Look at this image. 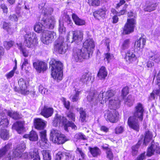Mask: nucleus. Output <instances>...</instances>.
I'll return each mask as SVG.
<instances>
[{
	"label": "nucleus",
	"mask_w": 160,
	"mask_h": 160,
	"mask_svg": "<svg viewBox=\"0 0 160 160\" xmlns=\"http://www.w3.org/2000/svg\"><path fill=\"white\" fill-rule=\"evenodd\" d=\"M95 47L94 42L93 39L88 38L84 42L82 49L73 48L72 58L76 62H82L83 59H88L90 58V54L93 53Z\"/></svg>",
	"instance_id": "nucleus-1"
},
{
	"label": "nucleus",
	"mask_w": 160,
	"mask_h": 160,
	"mask_svg": "<svg viewBox=\"0 0 160 160\" xmlns=\"http://www.w3.org/2000/svg\"><path fill=\"white\" fill-rule=\"evenodd\" d=\"M51 71V75L58 82L62 79L63 76V64L59 61L52 59L49 63Z\"/></svg>",
	"instance_id": "nucleus-2"
},
{
	"label": "nucleus",
	"mask_w": 160,
	"mask_h": 160,
	"mask_svg": "<svg viewBox=\"0 0 160 160\" xmlns=\"http://www.w3.org/2000/svg\"><path fill=\"white\" fill-rule=\"evenodd\" d=\"M12 147V144L10 143L6 144L0 149V159L4 157L3 160H10L12 158H20V147L18 146L16 148L13 149L12 155H11L10 153L6 155V152Z\"/></svg>",
	"instance_id": "nucleus-3"
},
{
	"label": "nucleus",
	"mask_w": 160,
	"mask_h": 160,
	"mask_svg": "<svg viewBox=\"0 0 160 160\" xmlns=\"http://www.w3.org/2000/svg\"><path fill=\"white\" fill-rule=\"evenodd\" d=\"M50 139L53 143L58 145L62 144L68 140L64 134L55 128H52L50 131Z\"/></svg>",
	"instance_id": "nucleus-4"
},
{
	"label": "nucleus",
	"mask_w": 160,
	"mask_h": 160,
	"mask_svg": "<svg viewBox=\"0 0 160 160\" xmlns=\"http://www.w3.org/2000/svg\"><path fill=\"white\" fill-rule=\"evenodd\" d=\"M64 38L61 36H59L53 45V50L60 54L65 53L66 50L68 49V44L64 41Z\"/></svg>",
	"instance_id": "nucleus-5"
},
{
	"label": "nucleus",
	"mask_w": 160,
	"mask_h": 160,
	"mask_svg": "<svg viewBox=\"0 0 160 160\" xmlns=\"http://www.w3.org/2000/svg\"><path fill=\"white\" fill-rule=\"evenodd\" d=\"M56 37V34L53 31L43 30L41 41L44 44L49 45L53 42Z\"/></svg>",
	"instance_id": "nucleus-6"
},
{
	"label": "nucleus",
	"mask_w": 160,
	"mask_h": 160,
	"mask_svg": "<svg viewBox=\"0 0 160 160\" xmlns=\"http://www.w3.org/2000/svg\"><path fill=\"white\" fill-rule=\"evenodd\" d=\"M137 24L136 18H128L123 28V34L128 35L133 32Z\"/></svg>",
	"instance_id": "nucleus-7"
},
{
	"label": "nucleus",
	"mask_w": 160,
	"mask_h": 160,
	"mask_svg": "<svg viewBox=\"0 0 160 160\" xmlns=\"http://www.w3.org/2000/svg\"><path fill=\"white\" fill-rule=\"evenodd\" d=\"M24 44L28 48H34L38 44V39L33 37L31 33L26 34L24 36Z\"/></svg>",
	"instance_id": "nucleus-8"
},
{
	"label": "nucleus",
	"mask_w": 160,
	"mask_h": 160,
	"mask_svg": "<svg viewBox=\"0 0 160 160\" xmlns=\"http://www.w3.org/2000/svg\"><path fill=\"white\" fill-rule=\"evenodd\" d=\"M155 153L160 155V146L158 143L154 142V140H153L147 148L146 156L150 157Z\"/></svg>",
	"instance_id": "nucleus-9"
},
{
	"label": "nucleus",
	"mask_w": 160,
	"mask_h": 160,
	"mask_svg": "<svg viewBox=\"0 0 160 160\" xmlns=\"http://www.w3.org/2000/svg\"><path fill=\"white\" fill-rule=\"evenodd\" d=\"M135 51L128 50L125 52L122 56L126 62L129 64H133L138 61V58L135 54Z\"/></svg>",
	"instance_id": "nucleus-10"
},
{
	"label": "nucleus",
	"mask_w": 160,
	"mask_h": 160,
	"mask_svg": "<svg viewBox=\"0 0 160 160\" xmlns=\"http://www.w3.org/2000/svg\"><path fill=\"white\" fill-rule=\"evenodd\" d=\"M41 21L43 22L44 29L52 30L54 28L56 21L53 17H51L46 19L43 18Z\"/></svg>",
	"instance_id": "nucleus-11"
},
{
	"label": "nucleus",
	"mask_w": 160,
	"mask_h": 160,
	"mask_svg": "<svg viewBox=\"0 0 160 160\" xmlns=\"http://www.w3.org/2000/svg\"><path fill=\"white\" fill-rule=\"evenodd\" d=\"M119 118L118 112L116 109H112L108 113L106 119L111 123H115L118 121Z\"/></svg>",
	"instance_id": "nucleus-12"
},
{
	"label": "nucleus",
	"mask_w": 160,
	"mask_h": 160,
	"mask_svg": "<svg viewBox=\"0 0 160 160\" xmlns=\"http://www.w3.org/2000/svg\"><path fill=\"white\" fill-rule=\"evenodd\" d=\"M33 68L35 69L36 71L38 73L41 72H44L48 69V66L47 63L44 62L37 60L33 63Z\"/></svg>",
	"instance_id": "nucleus-13"
},
{
	"label": "nucleus",
	"mask_w": 160,
	"mask_h": 160,
	"mask_svg": "<svg viewBox=\"0 0 160 160\" xmlns=\"http://www.w3.org/2000/svg\"><path fill=\"white\" fill-rule=\"evenodd\" d=\"M47 131L44 130L39 132V135L41 139L40 146L42 148H48L49 145L47 138Z\"/></svg>",
	"instance_id": "nucleus-14"
},
{
	"label": "nucleus",
	"mask_w": 160,
	"mask_h": 160,
	"mask_svg": "<svg viewBox=\"0 0 160 160\" xmlns=\"http://www.w3.org/2000/svg\"><path fill=\"white\" fill-rule=\"evenodd\" d=\"M133 117H129L127 123L129 127L134 130L138 132L140 127L138 120Z\"/></svg>",
	"instance_id": "nucleus-15"
},
{
	"label": "nucleus",
	"mask_w": 160,
	"mask_h": 160,
	"mask_svg": "<svg viewBox=\"0 0 160 160\" xmlns=\"http://www.w3.org/2000/svg\"><path fill=\"white\" fill-rule=\"evenodd\" d=\"M33 125L36 129L43 130L46 126V122L41 118H35L33 120Z\"/></svg>",
	"instance_id": "nucleus-16"
},
{
	"label": "nucleus",
	"mask_w": 160,
	"mask_h": 160,
	"mask_svg": "<svg viewBox=\"0 0 160 160\" xmlns=\"http://www.w3.org/2000/svg\"><path fill=\"white\" fill-rule=\"evenodd\" d=\"M54 112L53 108L44 105L41 110L40 114L46 118L52 116Z\"/></svg>",
	"instance_id": "nucleus-17"
},
{
	"label": "nucleus",
	"mask_w": 160,
	"mask_h": 160,
	"mask_svg": "<svg viewBox=\"0 0 160 160\" xmlns=\"http://www.w3.org/2000/svg\"><path fill=\"white\" fill-rule=\"evenodd\" d=\"M107 11L106 7L100 8L93 12V15L96 19L99 20L100 18H104L106 15Z\"/></svg>",
	"instance_id": "nucleus-18"
},
{
	"label": "nucleus",
	"mask_w": 160,
	"mask_h": 160,
	"mask_svg": "<svg viewBox=\"0 0 160 160\" xmlns=\"http://www.w3.org/2000/svg\"><path fill=\"white\" fill-rule=\"evenodd\" d=\"M72 43L75 42L77 43L80 42L83 39V33L81 31L77 30L73 32Z\"/></svg>",
	"instance_id": "nucleus-19"
},
{
	"label": "nucleus",
	"mask_w": 160,
	"mask_h": 160,
	"mask_svg": "<svg viewBox=\"0 0 160 160\" xmlns=\"http://www.w3.org/2000/svg\"><path fill=\"white\" fill-rule=\"evenodd\" d=\"M130 43V39L127 38L124 40L120 44L119 46L120 48V52L122 56H123V51L128 49L129 47Z\"/></svg>",
	"instance_id": "nucleus-20"
},
{
	"label": "nucleus",
	"mask_w": 160,
	"mask_h": 160,
	"mask_svg": "<svg viewBox=\"0 0 160 160\" xmlns=\"http://www.w3.org/2000/svg\"><path fill=\"white\" fill-rule=\"evenodd\" d=\"M144 137L143 140V144L147 146L148 143L152 139L153 135L152 132L149 130L145 132Z\"/></svg>",
	"instance_id": "nucleus-21"
},
{
	"label": "nucleus",
	"mask_w": 160,
	"mask_h": 160,
	"mask_svg": "<svg viewBox=\"0 0 160 160\" xmlns=\"http://www.w3.org/2000/svg\"><path fill=\"white\" fill-rule=\"evenodd\" d=\"M23 137L25 138H28L30 141L33 142L37 141L38 139L37 133L33 130H31L28 134H24Z\"/></svg>",
	"instance_id": "nucleus-22"
},
{
	"label": "nucleus",
	"mask_w": 160,
	"mask_h": 160,
	"mask_svg": "<svg viewBox=\"0 0 160 160\" xmlns=\"http://www.w3.org/2000/svg\"><path fill=\"white\" fill-rule=\"evenodd\" d=\"M92 73L89 71L85 72L81 76L79 81L83 83L87 84L91 80Z\"/></svg>",
	"instance_id": "nucleus-23"
},
{
	"label": "nucleus",
	"mask_w": 160,
	"mask_h": 160,
	"mask_svg": "<svg viewBox=\"0 0 160 160\" xmlns=\"http://www.w3.org/2000/svg\"><path fill=\"white\" fill-rule=\"evenodd\" d=\"M158 5L157 3L152 2L149 1L147 2L143 8V10L145 12H150L155 10Z\"/></svg>",
	"instance_id": "nucleus-24"
},
{
	"label": "nucleus",
	"mask_w": 160,
	"mask_h": 160,
	"mask_svg": "<svg viewBox=\"0 0 160 160\" xmlns=\"http://www.w3.org/2000/svg\"><path fill=\"white\" fill-rule=\"evenodd\" d=\"M89 152L93 157H97L100 156L101 153L100 149L98 147L95 146L93 147H88Z\"/></svg>",
	"instance_id": "nucleus-25"
},
{
	"label": "nucleus",
	"mask_w": 160,
	"mask_h": 160,
	"mask_svg": "<svg viewBox=\"0 0 160 160\" xmlns=\"http://www.w3.org/2000/svg\"><path fill=\"white\" fill-rule=\"evenodd\" d=\"M108 72L105 67L101 66L97 74V76L101 80L105 79L107 76Z\"/></svg>",
	"instance_id": "nucleus-26"
},
{
	"label": "nucleus",
	"mask_w": 160,
	"mask_h": 160,
	"mask_svg": "<svg viewBox=\"0 0 160 160\" xmlns=\"http://www.w3.org/2000/svg\"><path fill=\"white\" fill-rule=\"evenodd\" d=\"M72 17L76 25L78 26H82L85 24V21L80 18L76 14L72 13Z\"/></svg>",
	"instance_id": "nucleus-27"
},
{
	"label": "nucleus",
	"mask_w": 160,
	"mask_h": 160,
	"mask_svg": "<svg viewBox=\"0 0 160 160\" xmlns=\"http://www.w3.org/2000/svg\"><path fill=\"white\" fill-rule=\"evenodd\" d=\"M98 95V92L96 90L90 91L87 97V99L89 102L93 101L97 99Z\"/></svg>",
	"instance_id": "nucleus-28"
},
{
	"label": "nucleus",
	"mask_w": 160,
	"mask_h": 160,
	"mask_svg": "<svg viewBox=\"0 0 160 160\" xmlns=\"http://www.w3.org/2000/svg\"><path fill=\"white\" fill-rule=\"evenodd\" d=\"M4 115L5 114L2 115L0 114V129L7 127L9 123L8 121Z\"/></svg>",
	"instance_id": "nucleus-29"
},
{
	"label": "nucleus",
	"mask_w": 160,
	"mask_h": 160,
	"mask_svg": "<svg viewBox=\"0 0 160 160\" xmlns=\"http://www.w3.org/2000/svg\"><path fill=\"white\" fill-rule=\"evenodd\" d=\"M115 93L116 92L115 90L111 89H108L105 92V96L103 97V95H102V98H104L105 100L106 101L113 97Z\"/></svg>",
	"instance_id": "nucleus-30"
},
{
	"label": "nucleus",
	"mask_w": 160,
	"mask_h": 160,
	"mask_svg": "<svg viewBox=\"0 0 160 160\" xmlns=\"http://www.w3.org/2000/svg\"><path fill=\"white\" fill-rule=\"evenodd\" d=\"M0 136L3 140L8 139L9 137V131L5 128L0 129Z\"/></svg>",
	"instance_id": "nucleus-31"
},
{
	"label": "nucleus",
	"mask_w": 160,
	"mask_h": 160,
	"mask_svg": "<svg viewBox=\"0 0 160 160\" xmlns=\"http://www.w3.org/2000/svg\"><path fill=\"white\" fill-rule=\"evenodd\" d=\"M144 36V35L142 34L141 35V37H140L139 39H138L135 42V43L136 45V47L137 49L139 48V50H140L141 48V40L142 42V47H144V46L145 45L146 40L145 38L142 37Z\"/></svg>",
	"instance_id": "nucleus-32"
},
{
	"label": "nucleus",
	"mask_w": 160,
	"mask_h": 160,
	"mask_svg": "<svg viewBox=\"0 0 160 160\" xmlns=\"http://www.w3.org/2000/svg\"><path fill=\"white\" fill-rule=\"evenodd\" d=\"M80 114L79 118L82 122H86L87 114L86 112L82 107H81L79 110Z\"/></svg>",
	"instance_id": "nucleus-33"
},
{
	"label": "nucleus",
	"mask_w": 160,
	"mask_h": 160,
	"mask_svg": "<svg viewBox=\"0 0 160 160\" xmlns=\"http://www.w3.org/2000/svg\"><path fill=\"white\" fill-rule=\"evenodd\" d=\"M41 23L40 22H37L34 26V31L38 33L42 32L43 31V22Z\"/></svg>",
	"instance_id": "nucleus-34"
},
{
	"label": "nucleus",
	"mask_w": 160,
	"mask_h": 160,
	"mask_svg": "<svg viewBox=\"0 0 160 160\" xmlns=\"http://www.w3.org/2000/svg\"><path fill=\"white\" fill-rule=\"evenodd\" d=\"M111 12L112 13L117 14L120 17L121 16L125 15L127 13V9H123L122 8L119 12H118L115 8H112L111 9Z\"/></svg>",
	"instance_id": "nucleus-35"
},
{
	"label": "nucleus",
	"mask_w": 160,
	"mask_h": 160,
	"mask_svg": "<svg viewBox=\"0 0 160 160\" xmlns=\"http://www.w3.org/2000/svg\"><path fill=\"white\" fill-rule=\"evenodd\" d=\"M31 158H32L33 160H40L38 150L36 148H34L32 151L31 152Z\"/></svg>",
	"instance_id": "nucleus-36"
},
{
	"label": "nucleus",
	"mask_w": 160,
	"mask_h": 160,
	"mask_svg": "<svg viewBox=\"0 0 160 160\" xmlns=\"http://www.w3.org/2000/svg\"><path fill=\"white\" fill-rule=\"evenodd\" d=\"M73 122L69 121L64 125V130L67 132H68V128L71 127L72 129L77 130V127Z\"/></svg>",
	"instance_id": "nucleus-37"
},
{
	"label": "nucleus",
	"mask_w": 160,
	"mask_h": 160,
	"mask_svg": "<svg viewBox=\"0 0 160 160\" xmlns=\"http://www.w3.org/2000/svg\"><path fill=\"white\" fill-rule=\"evenodd\" d=\"M73 122L69 121L64 125V130L67 132H68V128L71 127L72 129L77 130V127Z\"/></svg>",
	"instance_id": "nucleus-38"
},
{
	"label": "nucleus",
	"mask_w": 160,
	"mask_h": 160,
	"mask_svg": "<svg viewBox=\"0 0 160 160\" xmlns=\"http://www.w3.org/2000/svg\"><path fill=\"white\" fill-rule=\"evenodd\" d=\"M88 3L89 6L94 7L99 6L101 3L100 0H88Z\"/></svg>",
	"instance_id": "nucleus-39"
},
{
	"label": "nucleus",
	"mask_w": 160,
	"mask_h": 160,
	"mask_svg": "<svg viewBox=\"0 0 160 160\" xmlns=\"http://www.w3.org/2000/svg\"><path fill=\"white\" fill-rule=\"evenodd\" d=\"M44 160H51V158L48 150H43L41 151Z\"/></svg>",
	"instance_id": "nucleus-40"
},
{
	"label": "nucleus",
	"mask_w": 160,
	"mask_h": 160,
	"mask_svg": "<svg viewBox=\"0 0 160 160\" xmlns=\"http://www.w3.org/2000/svg\"><path fill=\"white\" fill-rule=\"evenodd\" d=\"M66 117L70 121L73 122L75 121L76 115L75 113L72 111H69L66 114Z\"/></svg>",
	"instance_id": "nucleus-41"
},
{
	"label": "nucleus",
	"mask_w": 160,
	"mask_h": 160,
	"mask_svg": "<svg viewBox=\"0 0 160 160\" xmlns=\"http://www.w3.org/2000/svg\"><path fill=\"white\" fill-rule=\"evenodd\" d=\"M143 113L142 112H139L135 111L133 113V116L130 117H133L134 118H138L139 120L142 122L143 120Z\"/></svg>",
	"instance_id": "nucleus-42"
},
{
	"label": "nucleus",
	"mask_w": 160,
	"mask_h": 160,
	"mask_svg": "<svg viewBox=\"0 0 160 160\" xmlns=\"http://www.w3.org/2000/svg\"><path fill=\"white\" fill-rule=\"evenodd\" d=\"M62 118V117L61 115L57 113L56 114L53 122L54 125L55 126H57L58 124L60 123Z\"/></svg>",
	"instance_id": "nucleus-43"
},
{
	"label": "nucleus",
	"mask_w": 160,
	"mask_h": 160,
	"mask_svg": "<svg viewBox=\"0 0 160 160\" xmlns=\"http://www.w3.org/2000/svg\"><path fill=\"white\" fill-rule=\"evenodd\" d=\"M7 113L8 116L14 119H17L19 118V115L16 112L8 111Z\"/></svg>",
	"instance_id": "nucleus-44"
},
{
	"label": "nucleus",
	"mask_w": 160,
	"mask_h": 160,
	"mask_svg": "<svg viewBox=\"0 0 160 160\" xmlns=\"http://www.w3.org/2000/svg\"><path fill=\"white\" fill-rule=\"evenodd\" d=\"M74 138L76 140V141L79 140H84L87 139L85 135H84L82 132H78L76 133L75 135Z\"/></svg>",
	"instance_id": "nucleus-45"
},
{
	"label": "nucleus",
	"mask_w": 160,
	"mask_h": 160,
	"mask_svg": "<svg viewBox=\"0 0 160 160\" xmlns=\"http://www.w3.org/2000/svg\"><path fill=\"white\" fill-rule=\"evenodd\" d=\"M22 82L24 83V86H22L21 87V93L22 94L24 95H28L29 93V91L27 89V86L26 83L23 81L22 79Z\"/></svg>",
	"instance_id": "nucleus-46"
},
{
	"label": "nucleus",
	"mask_w": 160,
	"mask_h": 160,
	"mask_svg": "<svg viewBox=\"0 0 160 160\" xmlns=\"http://www.w3.org/2000/svg\"><path fill=\"white\" fill-rule=\"evenodd\" d=\"M129 93V87L126 86L123 87L121 91V96L123 99H124Z\"/></svg>",
	"instance_id": "nucleus-47"
},
{
	"label": "nucleus",
	"mask_w": 160,
	"mask_h": 160,
	"mask_svg": "<svg viewBox=\"0 0 160 160\" xmlns=\"http://www.w3.org/2000/svg\"><path fill=\"white\" fill-rule=\"evenodd\" d=\"M133 102L132 96L130 94L128 95L126 98L125 99L124 103L125 104L130 107L133 105Z\"/></svg>",
	"instance_id": "nucleus-48"
},
{
	"label": "nucleus",
	"mask_w": 160,
	"mask_h": 160,
	"mask_svg": "<svg viewBox=\"0 0 160 160\" xmlns=\"http://www.w3.org/2000/svg\"><path fill=\"white\" fill-rule=\"evenodd\" d=\"M138 148L133 145L131 148V154L133 157H136L138 153Z\"/></svg>",
	"instance_id": "nucleus-49"
},
{
	"label": "nucleus",
	"mask_w": 160,
	"mask_h": 160,
	"mask_svg": "<svg viewBox=\"0 0 160 160\" xmlns=\"http://www.w3.org/2000/svg\"><path fill=\"white\" fill-rule=\"evenodd\" d=\"M135 111L144 113V110L142 104L140 102L138 103L135 107Z\"/></svg>",
	"instance_id": "nucleus-50"
},
{
	"label": "nucleus",
	"mask_w": 160,
	"mask_h": 160,
	"mask_svg": "<svg viewBox=\"0 0 160 160\" xmlns=\"http://www.w3.org/2000/svg\"><path fill=\"white\" fill-rule=\"evenodd\" d=\"M124 131V128L122 126H118L115 129V132L117 135L122 133Z\"/></svg>",
	"instance_id": "nucleus-51"
},
{
	"label": "nucleus",
	"mask_w": 160,
	"mask_h": 160,
	"mask_svg": "<svg viewBox=\"0 0 160 160\" xmlns=\"http://www.w3.org/2000/svg\"><path fill=\"white\" fill-rule=\"evenodd\" d=\"M62 101L64 107L67 110H69L70 108V103L69 101H66V99L64 98H62Z\"/></svg>",
	"instance_id": "nucleus-52"
},
{
	"label": "nucleus",
	"mask_w": 160,
	"mask_h": 160,
	"mask_svg": "<svg viewBox=\"0 0 160 160\" xmlns=\"http://www.w3.org/2000/svg\"><path fill=\"white\" fill-rule=\"evenodd\" d=\"M66 155L65 153L62 152H59L56 154V160H61L64 157H66Z\"/></svg>",
	"instance_id": "nucleus-53"
},
{
	"label": "nucleus",
	"mask_w": 160,
	"mask_h": 160,
	"mask_svg": "<svg viewBox=\"0 0 160 160\" xmlns=\"http://www.w3.org/2000/svg\"><path fill=\"white\" fill-rule=\"evenodd\" d=\"M81 92V91H77L75 94L72 96L71 100L72 102H77L79 99V95Z\"/></svg>",
	"instance_id": "nucleus-54"
},
{
	"label": "nucleus",
	"mask_w": 160,
	"mask_h": 160,
	"mask_svg": "<svg viewBox=\"0 0 160 160\" xmlns=\"http://www.w3.org/2000/svg\"><path fill=\"white\" fill-rule=\"evenodd\" d=\"M13 130L16 131L18 133H20V122L19 121L16 122L14 123L12 126Z\"/></svg>",
	"instance_id": "nucleus-55"
},
{
	"label": "nucleus",
	"mask_w": 160,
	"mask_h": 160,
	"mask_svg": "<svg viewBox=\"0 0 160 160\" xmlns=\"http://www.w3.org/2000/svg\"><path fill=\"white\" fill-rule=\"evenodd\" d=\"M148 58L149 59L155 61L158 58V57L155 53L150 52L149 53Z\"/></svg>",
	"instance_id": "nucleus-56"
},
{
	"label": "nucleus",
	"mask_w": 160,
	"mask_h": 160,
	"mask_svg": "<svg viewBox=\"0 0 160 160\" xmlns=\"http://www.w3.org/2000/svg\"><path fill=\"white\" fill-rule=\"evenodd\" d=\"M105 57L104 59H105L107 61L108 63H109L110 60L113 58H114V56L113 54H111L109 52H107L105 53L104 54Z\"/></svg>",
	"instance_id": "nucleus-57"
},
{
	"label": "nucleus",
	"mask_w": 160,
	"mask_h": 160,
	"mask_svg": "<svg viewBox=\"0 0 160 160\" xmlns=\"http://www.w3.org/2000/svg\"><path fill=\"white\" fill-rule=\"evenodd\" d=\"M14 42L12 41H5L4 42V46L7 50L9 49L13 45Z\"/></svg>",
	"instance_id": "nucleus-58"
},
{
	"label": "nucleus",
	"mask_w": 160,
	"mask_h": 160,
	"mask_svg": "<svg viewBox=\"0 0 160 160\" xmlns=\"http://www.w3.org/2000/svg\"><path fill=\"white\" fill-rule=\"evenodd\" d=\"M64 18L63 20V22H66L68 25L70 24L72 22L70 17L68 15L66 14L64 16Z\"/></svg>",
	"instance_id": "nucleus-59"
},
{
	"label": "nucleus",
	"mask_w": 160,
	"mask_h": 160,
	"mask_svg": "<svg viewBox=\"0 0 160 160\" xmlns=\"http://www.w3.org/2000/svg\"><path fill=\"white\" fill-rule=\"evenodd\" d=\"M113 15L112 18V22L113 24L117 23L119 20V16L117 14L112 13Z\"/></svg>",
	"instance_id": "nucleus-60"
},
{
	"label": "nucleus",
	"mask_w": 160,
	"mask_h": 160,
	"mask_svg": "<svg viewBox=\"0 0 160 160\" xmlns=\"http://www.w3.org/2000/svg\"><path fill=\"white\" fill-rule=\"evenodd\" d=\"M53 11V9L52 7H49L48 9L46 8L45 10L43 12L44 15H51L52 12Z\"/></svg>",
	"instance_id": "nucleus-61"
},
{
	"label": "nucleus",
	"mask_w": 160,
	"mask_h": 160,
	"mask_svg": "<svg viewBox=\"0 0 160 160\" xmlns=\"http://www.w3.org/2000/svg\"><path fill=\"white\" fill-rule=\"evenodd\" d=\"M106 152L107 158L109 160H113L114 158V155L112 150L107 151Z\"/></svg>",
	"instance_id": "nucleus-62"
},
{
	"label": "nucleus",
	"mask_w": 160,
	"mask_h": 160,
	"mask_svg": "<svg viewBox=\"0 0 160 160\" xmlns=\"http://www.w3.org/2000/svg\"><path fill=\"white\" fill-rule=\"evenodd\" d=\"M58 31L60 34L65 33L66 32L65 28L63 24H61V23H59V24Z\"/></svg>",
	"instance_id": "nucleus-63"
},
{
	"label": "nucleus",
	"mask_w": 160,
	"mask_h": 160,
	"mask_svg": "<svg viewBox=\"0 0 160 160\" xmlns=\"http://www.w3.org/2000/svg\"><path fill=\"white\" fill-rule=\"evenodd\" d=\"M145 152L142 153L137 157L135 160H143L145 158Z\"/></svg>",
	"instance_id": "nucleus-64"
}]
</instances>
